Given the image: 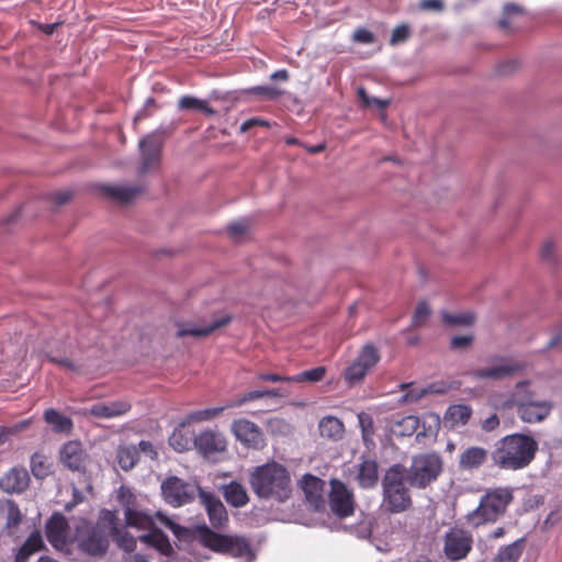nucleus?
<instances>
[{"mask_svg": "<svg viewBox=\"0 0 562 562\" xmlns=\"http://www.w3.org/2000/svg\"><path fill=\"white\" fill-rule=\"evenodd\" d=\"M115 525V510L101 509L95 522L81 518L75 528L78 549L90 557H103L109 549L110 528Z\"/></svg>", "mask_w": 562, "mask_h": 562, "instance_id": "f257e3e1", "label": "nucleus"}, {"mask_svg": "<svg viewBox=\"0 0 562 562\" xmlns=\"http://www.w3.org/2000/svg\"><path fill=\"white\" fill-rule=\"evenodd\" d=\"M538 442L525 434H512L502 438L492 452V460L499 469L517 471L527 468L535 459Z\"/></svg>", "mask_w": 562, "mask_h": 562, "instance_id": "f03ea898", "label": "nucleus"}, {"mask_svg": "<svg viewBox=\"0 0 562 562\" xmlns=\"http://www.w3.org/2000/svg\"><path fill=\"white\" fill-rule=\"evenodd\" d=\"M249 484L259 498L284 502L292 494L290 472L276 461L255 468Z\"/></svg>", "mask_w": 562, "mask_h": 562, "instance_id": "7ed1b4c3", "label": "nucleus"}, {"mask_svg": "<svg viewBox=\"0 0 562 562\" xmlns=\"http://www.w3.org/2000/svg\"><path fill=\"white\" fill-rule=\"evenodd\" d=\"M528 386V381L518 382L514 392L503 403V407L506 409L516 408L517 415L525 423L542 422L550 415L553 405L549 401H536Z\"/></svg>", "mask_w": 562, "mask_h": 562, "instance_id": "20e7f679", "label": "nucleus"}, {"mask_svg": "<svg viewBox=\"0 0 562 562\" xmlns=\"http://www.w3.org/2000/svg\"><path fill=\"white\" fill-rule=\"evenodd\" d=\"M513 499V492L508 487L488 490L482 496L479 506L467 515V524L472 528H479L495 522L505 514Z\"/></svg>", "mask_w": 562, "mask_h": 562, "instance_id": "39448f33", "label": "nucleus"}, {"mask_svg": "<svg viewBox=\"0 0 562 562\" xmlns=\"http://www.w3.org/2000/svg\"><path fill=\"white\" fill-rule=\"evenodd\" d=\"M406 468L401 464L391 467L382 479L383 504L389 513L398 514L411 508L412 497L406 487Z\"/></svg>", "mask_w": 562, "mask_h": 562, "instance_id": "423d86ee", "label": "nucleus"}, {"mask_svg": "<svg viewBox=\"0 0 562 562\" xmlns=\"http://www.w3.org/2000/svg\"><path fill=\"white\" fill-rule=\"evenodd\" d=\"M194 538L205 548L224 554L240 558L250 552L246 538L239 536L222 535L213 531L206 525L196 526Z\"/></svg>", "mask_w": 562, "mask_h": 562, "instance_id": "0eeeda50", "label": "nucleus"}, {"mask_svg": "<svg viewBox=\"0 0 562 562\" xmlns=\"http://www.w3.org/2000/svg\"><path fill=\"white\" fill-rule=\"evenodd\" d=\"M442 472V459L437 453H424L413 459L406 469L407 482L413 487L425 488Z\"/></svg>", "mask_w": 562, "mask_h": 562, "instance_id": "6e6552de", "label": "nucleus"}, {"mask_svg": "<svg viewBox=\"0 0 562 562\" xmlns=\"http://www.w3.org/2000/svg\"><path fill=\"white\" fill-rule=\"evenodd\" d=\"M116 501L123 507L126 527L146 530L154 526V517L140 508L137 496L128 486L119 487Z\"/></svg>", "mask_w": 562, "mask_h": 562, "instance_id": "1a4fd4ad", "label": "nucleus"}, {"mask_svg": "<svg viewBox=\"0 0 562 562\" xmlns=\"http://www.w3.org/2000/svg\"><path fill=\"white\" fill-rule=\"evenodd\" d=\"M379 360V350L372 344L364 345L357 358L345 370V380L349 384H356L362 381L364 376L376 366Z\"/></svg>", "mask_w": 562, "mask_h": 562, "instance_id": "9d476101", "label": "nucleus"}, {"mask_svg": "<svg viewBox=\"0 0 562 562\" xmlns=\"http://www.w3.org/2000/svg\"><path fill=\"white\" fill-rule=\"evenodd\" d=\"M200 486L184 482L177 476L167 477L161 484L164 499L173 507L192 502Z\"/></svg>", "mask_w": 562, "mask_h": 562, "instance_id": "9b49d317", "label": "nucleus"}, {"mask_svg": "<svg viewBox=\"0 0 562 562\" xmlns=\"http://www.w3.org/2000/svg\"><path fill=\"white\" fill-rule=\"evenodd\" d=\"M329 507L338 518H347L355 513V495L347 485L337 480H330Z\"/></svg>", "mask_w": 562, "mask_h": 562, "instance_id": "f8f14e48", "label": "nucleus"}, {"mask_svg": "<svg viewBox=\"0 0 562 562\" xmlns=\"http://www.w3.org/2000/svg\"><path fill=\"white\" fill-rule=\"evenodd\" d=\"M473 538L462 529H454L446 533L443 551L448 560L459 561L472 550Z\"/></svg>", "mask_w": 562, "mask_h": 562, "instance_id": "ddd939ff", "label": "nucleus"}, {"mask_svg": "<svg viewBox=\"0 0 562 562\" xmlns=\"http://www.w3.org/2000/svg\"><path fill=\"white\" fill-rule=\"evenodd\" d=\"M193 446L204 458H210L227 450V439L218 430L207 428L194 437Z\"/></svg>", "mask_w": 562, "mask_h": 562, "instance_id": "4468645a", "label": "nucleus"}, {"mask_svg": "<svg viewBox=\"0 0 562 562\" xmlns=\"http://www.w3.org/2000/svg\"><path fill=\"white\" fill-rule=\"evenodd\" d=\"M231 431L247 448L258 449L263 445V435L260 427L247 418L234 419Z\"/></svg>", "mask_w": 562, "mask_h": 562, "instance_id": "2eb2a0df", "label": "nucleus"}, {"mask_svg": "<svg viewBox=\"0 0 562 562\" xmlns=\"http://www.w3.org/2000/svg\"><path fill=\"white\" fill-rule=\"evenodd\" d=\"M60 463L72 472H86L88 454L80 441L70 440L64 443L59 450Z\"/></svg>", "mask_w": 562, "mask_h": 562, "instance_id": "dca6fc26", "label": "nucleus"}, {"mask_svg": "<svg viewBox=\"0 0 562 562\" xmlns=\"http://www.w3.org/2000/svg\"><path fill=\"white\" fill-rule=\"evenodd\" d=\"M142 164L140 173H146L158 168L160 164V155L162 143L158 135L151 134L139 142Z\"/></svg>", "mask_w": 562, "mask_h": 562, "instance_id": "f3484780", "label": "nucleus"}, {"mask_svg": "<svg viewBox=\"0 0 562 562\" xmlns=\"http://www.w3.org/2000/svg\"><path fill=\"white\" fill-rule=\"evenodd\" d=\"M69 524L67 518L58 512L52 514L45 524L47 541L55 549H63L67 543Z\"/></svg>", "mask_w": 562, "mask_h": 562, "instance_id": "a211bd4d", "label": "nucleus"}, {"mask_svg": "<svg viewBox=\"0 0 562 562\" xmlns=\"http://www.w3.org/2000/svg\"><path fill=\"white\" fill-rule=\"evenodd\" d=\"M301 488L306 502L314 510L321 512L325 508V482L322 479L313 474H305L301 480Z\"/></svg>", "mask_w": 562, "mask_h": 562, "instance_id": "6ab92c4d", "label": "nucleus"}, {"mask_svg": "<svg viewBox=\"0 0 562 562\" xmlns=\"http://www.w3.org/2000/svg\"><path fill=\"white\" fill-rule=\"evenodd\" d=\"M200 499L204 505L209 520L214 528H222L228 521L227 510L218 497L212 493L200 491Z\"/></svg>", "mask_w": 562, "mask_h": 562, "instance_id": "aec40b11", "label": "nucleus"}, {"mask_svg": "<svg viewBox=\"0 0 562 562\" xmlns=\"http://www.w3.org/2000/svg\"><path fill=\"white\" fill-rule=\"evenodd\" d=\"M231 322L229 316L221 317L215 322L206 326H196L193 323H178V331L176 336L178 338L192 336V337H205L215 331L216 329L226 326Z\"/></svg>", "mask_w": 562, "mask_h": 562, "instance_id": "412c9836", "label": "nucleus"}, {"mask_svg": "<svg viewBox=\"0 0 562 562\" xmlns=\"http://www.w3.org/2000/svg\"><path fill=\"white\" fill-rule=\"evenodd\" d=\"M30 483V476L25 469L13 468L0 479V488L7 493H22Z\"/></svg>", "mask_w": 562, "mask_h": 562, "instance_id": "4be33fe9", "label": "nucleus"}, {"mask_svg": "<svg viewBox=\"0 0 562 562\" xmlns=\"http://www.w3.org/2000/svg\"><path fill=\"white\" fill-rule=\"evenodd\" d=\"M356 481L361 488H372L379 481V464L374 459L362 458L357 465Z\"/></svg>", "mask_w": 562, "mask_h": 562, "instance_id": "5701e85b", "label": "nucleus"}, {"mask_svg": "<svg viewBox=\"0 0 562 562\" xmlns=\"http://www.w3.org/2000/svg\"><path fill=\"white\" fill-rule=\"evenodd\" d=\"M488 458V451L483 447L472 446L464 449L459 456V468L472 471L481 468Z\"/></svg>", "mask_w": 562, "mask_h": 562, "instance_id": "b1692460", "label": "nucleus"}, {"mask_svg": "<svg viewBox=\"0 0 562 562\" xmlns=\"http://www.w3.org/2000/svg\"><path fill=\"white\" fill-rule=\"evenodd\" d=\"M131 408L132 405L127 401H112L92 405L90 414L99 418H114L128 413Z\"/></svg>", "mask_w": 562, "mask_h": 562, "instance_id": "393cba45", "label": "nucleus"}, {"mask_svg": "<svg viewBox=\"0 0 562 562\" xmlns=\"http://www.w3.org/2000/svg\"><path fill=\"white\" fill-rule=\"evenodd\" d=\"M101 191L111 200L126 204L143 193L144 188L139 186H102Z\"/></svg>", "mask_w": 562, "mask_h": 562, "instance_id": "a878e982", "label": "nucleus"}, {"mask_svg": "<svg viewBox=\"0 0 562 562\" xmlns=\"http://www.w3.org/2000/svg\"><path fill=\"white\" fill-rule=\"evenodd\" d=\"M524 369V366L519 363H507L488 369H477L471 372L474 379H492L498 380L514 374Z\"/></svg>", "mask_w": 562, "mask_h": 562, "instance_id": "bb28decb", "label": "nucleus"}, {"mask_svg": "<svg viewBox=\"0 0 562 562\" xmlns=\"http://www.w3.org/2000/svg\"><path fill=\"white\" fill-rule=\"evenodd\" d=\"M146 530L148 532L139 537L142 542L154 547L165 555H169L172 552V547L165 532L156 528L155 525Z\"/></svg>", "mask_w": 562, "mask_h": 562, "instance_id": "cd10ccee", "label": "nucleus"}, {"mask_svg": "<svg viewBox=\"0 0 562 562\" xmlns=\"http://www.w3.org/2000/svg\"><path fill=\"white\" fill-rule=\"evenodd\" d=\"M225 501L233 507H243L249 502L245 486L236 481H232L223 486Z\"/></svg>", "mask_w": 562, "mask_h": 562, "instance_id": "c85d7f7f", "label": "nucleus"}, {"mask_svg": "<svg viewBox=\"0 0 562 562\" xmlns=\"http://www.w3.org/2000/svg\"><path fill=\"white\" fill-rule=\"evenodd\" d=\"M114 528H110V538L116 543V546L126 551L132 552L136 548V539L124 528L120 526V519L115 513V525Z\"/></svg>", "mask_w": 562, "mask_h": 562, "instance_id": "c756f323", "label": "nucleus"}, {"mask_svg": "<svg viewBox=\"0 0 562 562\" xmlns=\"http://www.w3.org/2000/svg\"><path fill=\"white\" fill-rule=\"evenodd\" d=\"M419 420L416 416L408 415L401 419H392L389 424L390 431L396 437H408L417 431Z\"/></svg>", "mask_w": 562, "mask_h": 562, "instance_id": "7c9ffc66", "label": "nucleus"}, {"mask_svg": "<svg viewBox=\"0 0 562 562\" xmlns=\"http://www.w3.org/2000/svg\"><path fill=\"white\" fill-rule=\"evenodd\" d=\"M319 434L324 438L338 440L345 432L344 423L334 416L323 417L318 424Z\"/></svg>", "mask_w": 562, "mask_h": 562, "instance_id": "2f4dec72", "label": "nucleus"}, {"mask_svg": "<svg viewBox=\"0 0 562 562\" xmlns=\"http://www.w3.org/2000/svg\"><path fill=\"white\" fill-rule=\"evenodd\" d=\"M472 416V408L465 404L450 405L445 414V419L452 427L464 426Z\"/></svg>", "mask_w": 562, "mask_h": 562, "instance_id": "473e14b6", "label": "nucleus"}, {"mask_svg": "<svg viewBox=\"0 0 562 562\" xmlns=\"http://www.w3.org/2000/svg\"><path fill=\"white\" fill-rule=\"evenodd\" d=\"M45 422L52 426L55 432L69 434L72 430L74 423L71 418L64 416L54 408L46 409L44 413Z\"/></svg>", "mask_w": 562, "mask_h": 562, "instance_id": "72a5a7b5", "label": "nucleus"}, {"mask_svg": "<svg viewBox=\"0 0 562 562\" xmlns=\"http://www.w3.org/2000/svg\"><path fill=\"white\" fill-rule=\"evenodd\" d=\"M44 548L43 538L40 531L35 530L33 531L26 540L23 542L21 548L19 549L16 553V561H25L27 560L32 554H34L37 551H41Z\"/></svg>", "mask_w": 562, "mask_h": 562, "instance_id": "f704fd0d", "label": "nucleus"}, {"mask_svg": "<svg viewBox=\"0 0 562 562\" xmlns=\"http://www.w3.org/2000/svg\"><path fill=\"white\" fill-rule=\"evenodd\" d=\"M226 408L227 407L225 405V406L210 407V408L190 412L189 414H187L184 416L183 420L181 422V426H188L191 424L212 420V419L218 417L220 415H222V413Z\"/></svg>", "mask_w": 562, "mask_h": 562, "instance_id": "c9c22d12", "label": "nucleus"}, {"mask_svg": "<svg viewBox=\"0 0 562 562\" xmlns=\"http://www.w3.org/2000/svg\"><path fill=\"white\" fill-rule=\"evenodd\" d=\"M525 538L502 547L492 562H517L522 554Z\"/></svg>", "mask_w": 562, "mask_h": 562, "instance_id": "e433bc0d", "label": "nucleus"}, {"mask_svg": "<svg viewBox=\"0 0 562 562\" xmlns=\"http://www.w3.org/2000/svg\"><path fill=\"white\" fill-rule=\"evenodd\" d=\"M282 395L283 394L280 389L249 391V392H246V393L241 394L240 396H238V398H236L235 401L227 403L226 407H228V408L239 407L248 402H252V401L262 398L265 396L278 397V396H282Z\"/></svg>", "mask_w": 562, "mask_h": 562, "instance_id": "4c0bfd02", "label": "nucleus"}, {"mask_svg": "<svg viewBox=\"0 0 562 562\" xmlns=\"http://www.w3.org/2000/svg\"><path fill=\"white\" fill-rule=\"evenodd\" d=\"M186 426H179L176 428L169 437V445L177 452L189 451L193 445L194 438L191 434L184 430Z\"/></svg>", "mask_w": 562, "mask_h": 562, "instance_id": "58836bf2", "label": "nucleus"}, {"mask_svg": "<svg viewBox=\"0 0 562 562\" xmlns=\"http://www.w3.org/2000/svg\"><path fill=\"white\" fill-rule=\"evenodd\" d=\"M326 375V368L325 367H316L311 370H306L303 372H300L295 375H291L289 378V382H295V383H315L322 381Z\"/></svg>", "mask_w": 562, "mask_h": 562, "instance_id": "ea45409f", "label": "nucleus"}, {"mask_svg": "<svg viewBox=\"0 0 562 562\" xmlns=\"http://www.w3.org/2000/svg\"><path fill=\"white\" fill-rule=\"evenodd\" d=\"M156 518L168 529L172 531L179 540H189L192 537V531L189 528L182 527L165 516L160 512L156 513Z\"/></svg>", "mask_w": 562, "mask_h": 562, "instance_id": "a19ab883", "label": "nucleus"}, {"mask_svg": "<svg viewBox=\"0 0 562 562\" xmlns=\"http://www.w3.org/2000/svg\"><path fill=\"white\" fill-rule=\"evenodd\" d=\"M31 471L37 479H44L50 474V465L43 453L35 452L31 457Z\"/></svg>", "mask_w": 562, "mask_h": 562, "instance_id": "79ce46f5", "label": "nucleus"}, {"mask_svg": "<svg viewBox=\"0 0 562 562\" xmlns=\"http://www.w3.org/2000/svg\"><path fill=\"white\" fill-rule=\"evenodd\" d=\"M138 461V453L135 448L132 447H121L117 450V462L119 465L127 471L134 468V465Z\"/></svg>", "mask_w": 562, "mask_h": 562, "instance_id": "37998d69", "label": "nucleus"}, {"mask_svg": "<svg viewBox=\"0 0 562 562\" xmlns=\"http://www.w3.org/2000/svg\"><path fill=\"white\" fill-rule=\"evenodd\" d=\"M5 509H7V521L5 527L10 530H15L21 525L23 520V515L18 506V504L8 499L5 502Z\"/></svg>", "mask_w": 562, "mask_h": 562, "instance_id": "c03bdc74", "label": "nucleus"}, {"mask_svg": "<svg viewBox=\"0 0 562 562\" xmlns=\"http://www.w3.org/2000/svg\"><path fill=\"white\" fill-rule=\"evenodd\" d=\"M442 321L447 325H461V326H468L472 325L474 323L475 316L471 312H464L460 314H451L449 312L443 311L441 313Z\"/></svg>", "mask_w": 562, "mask_h": 562, "instance_id": "a18cd8bd", "label": "nucleus"}, {"mask_svg": "<svg viewBox=\"0 0 562 562\" xmlns=\"http://www.w3.org/2000/svg\"><path fill=\"white\" fill-rule=\"evenodd\" d=\"M358 422L361 428L363 440H370V438L374 434L373 418L371 417V415L362 412L358 414Z\"/></svg>", "mask_w": 562, "mask_h": 562, "instance_id": "49530a36", "label": "nucleus"}, {"mask_svg": "<svg viewBox=\"0 0 562 562\" xmlns=\"http://www.w3.org/2000/svg\"><path fill=\"white\" fill-rule=\"evenodd\" d=\"M409 36H411V30H409L408 25H406V24L398 25L392 32L390 44L396 45L400 43H404L409 38Z\"/></svg>", "mask_w": 562, "mask_h": 562, "instance_id": "de8ad7c7", "label": "nucleus"}, {"mask_svg": "<svg viewBox=\"0 0 562 562\" xmlns=\"http://www.w3.org/2000/svg\"><path fill=\"white\" fill-rule=\"evenodd\" d=\"M429 315H430V310H429L428 305L425 302L418 303V305L414 312L413 325L422 326L427 321Z\"/></svg>", "mask_w": 562, "mask_h": 562, "instance_id": "09e8293b", "label": "nucleus"}, {"mask_svg": "<svg viewBox=\"0 0 562 562\" xmlns=\"http://www.w3.org/2000/svg\"><path fill=\"white\" fill-rule=\"evenodd\" d=\"M358 100L361 102V105H389L386 100H381L378 98H370L367 90L363 87H359L357 89Z\"/></svg>", "mask_w": 562, "mask_h": 562, "instance_id": "8fccbe9b", "label": "nucleus"}, {"mask_svg": "<svg viewBox=\"0 0 562 562\" xmlns=\"http://www.w3.org/2000/svg\"><path fill=\"white\" fill-rule=\"evenodd\" d=\"M252 92L258 95H262L268 100L277 99L282 92L276 87L271 86H259L252 89Z\"/></svg>", "mask_w": 562, "mask_h": 562, "instance_id": "3c124183", "label": "nucleus"}, {"mask_svg": "<svg viewBox=\"0 0 562 562\" xmlns=\"http://www.w3.org/2000/svg\"><path fill=\"white\" fill-rule=\"evenodd\" d=\"M352 40L362 44H372L375 41L373 33L364 27L357 29L352 35Z\"/></svg>", "mask_w": 562, "mask_h": 562, "instance_id": "603ef678", "label": "nucleus"}, {"mask_svg": "<svg viewBox=\"0 0 562 562\" xmlns=\"http://www.w3.org/2000/svg\"><path fill=\"white\" fill-rule=\"evenodd\" d=\"M519 68L517 60L510 59L499 63L496 66V72L501 76H507L515 72Z\"/></svg>", "mask_w": 562, "mask_h": 562, "instance_id": "864d4df0", "label": "nucleus"}, {"mask_svg": "<svg viewBox=\"0 0 562 562\" xmlns=\"http://www.w3.org/2000/svg\"><path fill=\"white\" fill-rule=\"evenodd\" d=\"M257 126L269 127L270 124L266 120H262V119H259V117H252V119H249V120H246L245 122H243L240 127H239V131L241 133H246V132H249V131H251L252 128H255Z\"/></svg>", "mask_w": 562, "mask_h": 562, "instance_id": "5fc2aeb1", "label": "nucleus"}, {"mask_svg": "<svg viewBox=\"0 0 562 562\" xmlns=\"http://www.w3.org/2000/svg\"><path fill=\"white\" fill-rule=\"evenodd\" d=\"M247 229L248 225L245 221H237L227 226V233L233 238L244 235Z\"/></svg>", "mask_w": 562, "mask_h": 562, "instance_id": "6e6d98bb", "label": "nucleus"}, {"mask_svg": "<svg viewBox=\"0 0 562 562\" xmlns=\"http://www.w3.org/2000/svg\"><path fill=\"white\" fill-rule=\"evenodd\" d=\"M443 389H437L435 384H431L428 390L420 391V392H414L411 391L405 394V400L411 402H416L423 397L425 393H442Z\"/></svg>", "mask_w": 562, "mask_h": 562, "instance_id": "4d7b16f0", "label": "nucleus"}, {"mask_svg": "<svg viewBox=\"0 0 562 562\" xmlns=\"http://www.w3.org/2000/svg\"><path fill=\"white\" fill-rule=\"evenodd\" d=\"M501 420L497 414H492L481 422V428L485 432L493 431L499 427Z\"/></svg>", "mask_w": 562, "mask_h": 562, "instance_id": "13d9d810", "label": "nucleus"}, {"mask_svg": "<svg viewBox=\"0 0 562 562\" xmlns=\"http://www.w3.org/2000/svg\"><path fill=\"white\" fill-rule=\"evenodd\" d=\"M473 341L472 335L454 336L451 339L452 349H463L469 347Z\"/></svg>", "mask_w": 562, "mask_h": 562, "instance_id": "bf43d9fd", "label": "nucleus"}, {"mask_svg": "<svg viewBox=\"0 0 562 562\" xmlns=\"http://www.w3.org/2000/svg\"><path fill=\"white\" fill-rule=\"evenodd\" d=\"M288 375H280L277 373H259L257 379L262 382H289Z\"/></svg>", "mask_w": 562, "mask_h": 562, "instance_id": "052dcab7", "label": "nucleus"}, {"mask_svg": "<svg viewBox=\"0 0 562 562\" xmlns=\"http://www.w3.org/2000/svg\"><path fill=\"white\" fill-rule=\"evenodd\" d=\"M540 255L543 260H548V261L553 260L554 244L552 240L549 239V240L544 241V244L541 247Z\"/></svg>", "mask_w": 562, "mask_h": 562, "instance_id": "680f3d73", "label": "nucleus"}, {"mask_svg": "<svg viewBox=\"0 0 562 562\" xmlns=\"http://www.w3.org/2000/svg\"><path fill=\"white\" fill-rule=\"evenodd\" d=\"M48 361L52 362V363L58 364L60 367L67 368L69 370H76L77 369L75 363L71 360L67 359V358H57V357L48 356Z\"/></svg>", "mask_w": 562, "mask_h": 562, "instance_id": "e2e57ef3", "label": "nucleus"}, {"mask_svg": "<svg viewBox=\"0 0 562 562\" xmlns=\"http://www.w3.org/2000/svg\"><path fill=\"white\" fill-rule=\"evenodd\" d=\"M420 8L424 10L440 11L443 9V3L441 0H423L420 2Z\"/></svg>", "mask_w": 562, "mask_h": 562, "instance_id": "0e129e2a", "label": "nucleus"}, {"mask_svg": "<svg viewBox=\"0 0 562 562\" xmlns=\"http://www.w3.org/2000/svg\"><path fill=\"white\" fill-rule=\"evenodd\" d=\"M178 105H206V102L194 97L184 95L179 100Z\"/></svg>", "mask_w": 562, "mask_h": 562, "instance_id": "69168bd1", "label": "nucleus"}, {"mask_svg": "<svg viewBox=\"0 0 562 562\" xmlns=\"http://www.w3.org/2000/svg\"><path fill=\"white\" fill-rule=\"evenodd\" d=\"M138 450L146 454H151V458L154 459L157 456V452L154 449V446L150 441L142 440L138 443Z\"/></svg>", "mask_w": 562, "mask_h": 562, "instance_id": "338daca9", "label": "nucleus"}, {"mask_svg": "<svg viewBox=\"0 0 562 562\" xmlns=\"http://www.w3.org/2000/svg\"><path fill=\"white\" fill-rule=\"evenodd\" d=\"M58 26H59V23H52V24L38 23L37 24V29L40 31H42L43 33H45L46 35L54 34V32L57 30Z\"/></svg>", "mask_w": 562, "mask_h": 562, "instance_id": "774afa93", "label": "nucleus"}]
</instances>
